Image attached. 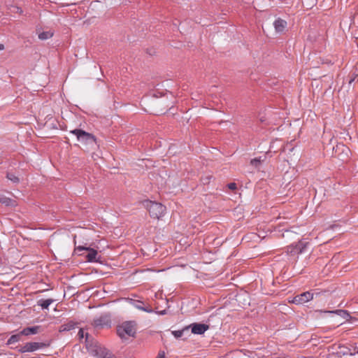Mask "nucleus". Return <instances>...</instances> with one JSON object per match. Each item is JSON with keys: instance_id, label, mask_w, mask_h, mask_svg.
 I'll list each match as a JSON object with an SVG mask.
<instances>
[{"instance_id": "30", "label": "nucleus", "mask_w": 358, "mask_h": 358, "mask_svg": "<svg viewBox=\"0 0 358 358\" xmlns=\"http://www.w3.org/2000/svg\"><path fill=\"white\" fill-rule=\"evenodd\" d=\"M326 292H327V291H324L323 292H319L314 291L313 293H314V296H315V297H317L321 294H325Z\"/></svg>"}, {"instance_id": "13", "label": "nucleus", "mask_w": 358, "mask_h": 358, "mask_svg": "<svg viewBox=\"0 0 358 358\" xmlns=\"http://www.w3.org/2000/svg\"><path fill=\"white\" fill-rule=\"evenodd\" d=\"M326 313L337 314L339 316L342 317L343 318L345 319L346 320H350L352 318L350 316L349 312L345 310L338 309V310H332V311H326Z\"/></svg>"}, {"instance_id": "5", "label": "nucleus", "mask_w": 358, "mask_h": 358, "mask_svg": "<svg viewBox=\"0 0 358 358\" xmlns=\"http://www.w3.org/2000/svg\"><path fill=\"white\" fill-rule=\"evenodd\" d=\"M308 245V242L305 241H299L295 245L292 244L287 247V252L290 255H298L299 254L305 252L307 246Z\"/></svg>"}, {"instance_id": "32", "label": "nucleus", "mask_w": 358, "mask_h": 358, "mask_svg": "<svg viewBox=\"0 0 358 358\" xmlns=\"http://www.w3.org/2000/svg\"><path fill=\"white\" fill-rule=\"evenodd\" d=\"M4 49V45L0 43V50H3Z\"/></svg>"}, {"instance_id": "17", "label": "nucleus", "mask_w": 358, "mask_h": 358, "mask_svg": "<svg viewBox=\"0 0 358 358\" xmlns=\"http://www.w3.org/2000/svg\"><path fill=\"white\" fill-rule=\"evenodd\" d=\"M0 203L6 205V206H15L16 202L10 198H8L3 195L0 196Z\"/></svg>"}, {"instance_id": "33", "label": "nucleus", "mask_w": 358, "mask_h": 358, "mask_svg": "<svg viewBox=\"0 0 358 358\" xmlns=\"http://www.w3.org/2000/svg\"><path fill=\"white\" fill-rule=\"evenodd\" d=\"M277 358H286V357H277Z\"/></svg>"}, {"instance_id": "14", "label": "nucleus", "mask_w": 358, "mask_h": 358, "mask_svg": "<svg viewBox=\"0 0 358 358\" xmlns=\"http://www.w3.org/2000/svg\"><path fill=\"white\" fill-rule=\"evenodd\" d=\"M77 322H75L73 320H69L67 322L63 324L60 327L59 331H70L76 327L77 325Z\"/></svg>"}, {"instance_id": "28", "label": "nucleus", "mask_w": 358, "mask_h": 358, "mask_svg": "<svg viewBox=\"0 0 358 358\" xmlns=\"http://www.w3.org/2000/svg\"><path fill=\"white\" fill-rule=\"evenodd\" d=\"M156 358H165L164 351H159Z\"/></svg>"}, {"instance_id": "24", "label": "nucleus", "mask_w": 358, "mask_h": 358, "mask_svg": "<svg viewBox=\"0 0 358 358\" xmlns=\"http://www.w3.org/2000/svg\"><path fill=\"white\" fill-rule=\"evenodd\" d=\"M6 178L13 182H19V178L12 173H7Z\"/></svg>"}, {"instance_id": "7", "label": "nucleus", "mask_w": 358, "mask_h": 358, "mask_svg": "<svg viewBox=\"0 0 358 358\" xmlns=\"http://www.w3.org/2000/svg\"><path fill=\"white\" fill-rule=\"evenodd\" d=\"M314 297V293L310 292H305L295 296L292 302L295 304H301L312 300Z\"/></svg>"}, {"instance_id": "19", "label": "nucleus", "mask_w": 358, "mask_h": 358, "mask_svg": "<svg viewBox=\"0 0 358 358\" xmlns=\"http://www.w3.org/2000/svg\"><path fill=\"white\" fill-rule=\"evenodd\" d=\"M339 349H340V350L338 352V353L342 354L343 355H350L352 356V355H355V353L358 352V351L352 352L350 348L345 347L343 345H342V346L340 345ZM357 350H358V349H357Z\"/></svg>"}, {"instance_id": "20", "label": "nucleus", "mask_w": 358, "mask_h": 358, "mask_svg": "<svg viewBox=\"0 0 358 358\" xmlns=\"http://www.w3.org/2000/svg\"><path fill=\"white\" fill-rule=\"evenodd\" d=\"M189 327H186L181 330L173 331L172 334L176 338H180L182 336L185 332H189Z\"/></svg>"}, {"instance_id": "3", "label": "nucleus", "mask_w": 358, "mask_h": 358, "mask_svg": "<svg viewBox=\"0 0 358 358\" xmlns=\"http://www.w3.org/2000/svg\"><path fill=\"white\" fill-rule=\"evenodd\" d=\"M136 323L134 321H127L123 322L117 328V335L123 338L125 335L134 337L136 333Z\"/></svg>"}, {"instance_id": "12", "label": "nucleus", "mask_w": 358, "mask_h": 358, "mask_svg": "<svg viewBox=\"0 0 358 358\" xmlns=\"http://www.w3.org/2000/svg\"><path fill=\"white\" fill-rule=\"evenodd\" d=\"M273 24L277 32H282L287 26V22L281 18H278L274 22Z\"/></svg>"}, {"instance_id": "31", "label": "nucleus", "mask_w": 358, "mask_h": 358, "mask_svg": "<svg viewBox=\"0 0 358 358\" xmlns=\"http://www.w3.org/2000/svg\"><path fill=\"white\" fill-rule=\"evenodd\" d=\"M159 314L162 315H165V314H166V310H162V311L159 312Z\"/></svg>"}, {"instance_id": "15", "label": "nucleus", "mask_w": 358, "mask_h": 358, "mask_svg": "<svg viewBox=\"0 0 358 358\" xmlns=\"http://www.w3.org/2000/svg\"><path fill=\"white\" fill-rule=\"evenodd\" d=\"M132 301H134V305L136 308L147 313H152L153 311L152 308H150V306H144V303L143 301L135 300Z\"/></svg>"}, {"instance_id": "1", "label": "nucleus", "mask_w": 358, "mask_h": 358, "mask_svg": "<svg viewBox=\"0 0 358 358\" xmlns=\"http://www.w3.org/2000/svg\"><path fill=\"white\" fill-rule=\"evenodd\" d=\"M71 133L74 134L78 141L85 145H90L94 148L97 145L96 137L90 133H88L81 129H75L71 131Z\"/></svg>"}, {"instance_id": "8", "label": "nucleus", "mask_w": 358, "mask_h": 358, "mask_svg": "<svg viewBox=\"0 0 358 358\" xmlns=\"http://www.w3.org/2000/svg\"><path fill=\"white\" fill-rule=\"evenodd\" d=\"M110 322L111 320L110 315L104 314L101 315L99 318L94 319L93 324L96 327H103L105 326L110 327Z\"/></svg>"}, {"instance_id": "18", "label": "nucleus", "mask_w": 358, "mask_h": 358, "mask_svg": "<svg viewBox=\"0 0 358 358\" xmlns=\"http://www.w3.org/2000/svg\"><path fill=\"white\" fill-rule=\"evenodd\" d=\"M54 301L52 299H41L38 301V305L41 306L42 309H48L49 306Z\"/></svg>"}, {"instance_id": "23", "label": "nucleus", "mask_w": 358, "mask_h": 358, "mask_svg": "<svg viewBox=\"0 0 358 358\" xmlns=\"http://www.w3.org/2000/svg\"><path fill=\"white\" fill-rule=\"evenodd\" d=\"M213 178V175H207L201 177V180L203 185H208L210 182L211 179Z\"/></svg>"}, {"instance_id": "2", "label": "nucleus", "mask_w": 358, "mask_h": 358, "mask_svg": "<svg viewBox=\"0 0 358 358\" xmlns=\"http://www.w3.org/2000/svg\"><path fill=\"white\" fill-rule=\"evenodd\" d=\"M144 206L149 212L151 217L159 219L165 214L166 208L160 203L151 201H145Z\"/></svg>"}, {"instance_id": "11", "label": "nucleus", "mask_w": 358, "mask_h": 358, "mask_svg": "<svg viewBox=\"0 0 358 358\" xmlns=\"http://www.w3.org/2000/svg\"><path fill=\"white\" fill-rule=\"evenodd\" d=\"M41 326H32V327H28L26 328H24L21 331V334H23V336H30V335H34L39 332H41Z\"/></svg>"}, {"instance_id": "29", "label": "nucleus", "mask_w": 358, "mask_h": 358, "mask_svg": "<svg viewBox=\"0 0 358 358\" xmlns=\"http://www.w3.org/2000/svg\"><path fill=\"white\" fill-rule=\"evenodd\" d=\"M88 247H85V246H78L75 248V250L76 251H83V250H86V249H87Z\"/></svg>"}, {"instance_id": "4", "label": "nucleus", "mask_w": 358, "mask_h": 358, "mask_svg": "<svg viewBox=\"0 0 358 358\" xmlns=\"http://www.w3.org/2000/svg\"><path fill=\"white\" fill-rule=\"evenodd\" d=\"M50 342H29L25 343L23 346L12 347L11 348L17 349V351L21 353L27 352H34L40 348L49 347Z\"/></svg>"}, {"instance_id": "6", "label": "nucleus", "mask_w": 358, "mask_h": 358, "mask_svg": "<svg viewBox=\"0 0 358 358\" xmlns=\"http://www.w3.org/2000/svg\"><path fill=\"white\" fill-rule=\"evenodd\" d=\"M350 150L348 147L343 144H338L336 145L335 154L341 158L342 161H347L349 158Z\"/></svg>"}, {"instance_id": "21", "label": "nucleus", "mask_w": 358, "mask_h": 358, "mask_svg": "<svg viewBox=\"0 0 358 358\" xmlns=\"http://www.w3.org/2000/svg\"><path fill=\"white\" fill-rule=\"evenodd\" d=\"M53 36V33L51 31H43L38 34V38L41 40H46L51 38Z\"/></svg>"}, {"instance_id": "25", "label": "nucleus", "mask_w": 358, "mask_h": 358, "mask_svg": "<svg viewBox=\"0 0 358 358\" xmlns=\"http://www.w3.org/2000/svg\"><path fill=\"white\" fill-rule=\"evenodd\" d=\"M261 163H262V161L259 158H255L250 161V164L252 166H255V168H259Z\"/></svg>"}, {"instance_id": "26", "label": "nucleus", "mask_w": 358, "mask_h": 358, "mask_svg": "<svg viewBox=\"0 0 358 358\" xmlns=\"http://www.w3.org/2000/svg\"><path fill=\"white\" fill-rule=\"evenodd\" d=\"M102 354L103 355V358H111V353L106 349L102 351Z\"/></svg>"}, {"instance_id": "27", "label": "nucleus", "mask_w": 358, "mask_h": 358, "mask_svg": "<svg viewBox=\"0 0 358 358\" xmlns=\"http://www.w3.org/2000/svg\"><path fill=\"white\" fill-rule=\"evenodd\" d=\"M227 187L231 190H236L237 189V185L235 182H230L227 185Z\"/></svg>"}, {"instance_id": "16", "label": "nucleus", "mask_w": 358, "mask_h": 358, "mask_svg": "<svg viewBox=\"0 0 358 358\" xmlns=\"http://www.w3.org/2000/svg\"><path fill=\"white\" fill-rule=\"evenodd\" d=\"M22 336H23V334H21V331H20L19 333L12 335L7 341L6 344L12 345L17 342H19L22 340Z\"/></svg>"}, {"instance_id": "9", "label": "nucleus", "mask_w": 358, "mask_h": 358, "mask_svg": "<svg viewBox=\"0 0 358 358\" xmlns=\"http://www.w3.org/2000/svg\"><path fill=\"white\" fill-rule=\"evenodd\" d=\"M86 251H87V254L85 256V259L87 262H99L101 263V257L99 255L98 256V252L94 248L88 247L87 249H86Z\"/></svg>"}, {"instance_id": "10", "label": "nucleus", "mask_w": 358, "mask_h": 358, "mask_svg": "<svg viewBox=\"0 0 358 358\" xmlns=\"http://www.w3.org/2000/svg\"><path fill=\"white\" fill-rule=\"evenodd\" d=\"M189 327L192 334L199 335L204 334L209 329V325L196 322L191 324Z\"/></svg>"}, {"instance_id": "22", "label": "nucleus", "mask_w": 358, "mask_h": 358, "mask_svg": "<svg viewBox=\"0 0 358 358\" xmlns=\"http://www.w3.org/2000/svg\"><path fill=\"white\" fill-rule=\"evenodd\" d=\"M78 335L80 338H83L84 336H85V342L86 343L89 342V339L90 338H92V336L88 333H86L85 334L84 330L83 329H80L79 330Z\"/></svg>"}]
</instances>
